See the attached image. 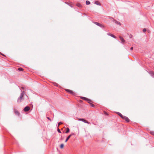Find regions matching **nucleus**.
Masks as SVG:
<instances>
[{
    "instance_id": "nucleus-13",
    "label": "nucleus",
    "mask_w": 154,
    "mask_h": 154,
    "mask_svg": "<svg viewBox=\"0 0 154 154\" xmlns=\"http://www.w3.org/2000/svg\"><path fill=\"white\" fill-rule=\"evenodd\" d=\"M80 98L82 100H85L86 101H87V100H88V98L86 97H81Z\"/></svg>"
},
{
    "instance_id": "nucleus-23",
    "label": "nucleus",
    "mask_w": 154,
    "mask_h": 154,
    "mask_svg": "<svg viewBox=\"0 0 154 154\" xmlns=\"http://www.w3.org/2000/svg\"><path fill=\"white\" fill-rule=\"evenodd\" d=\"M146 31V29L144 28L143 29V31L144 32H145Z\"/></svg>"
},
{
    "instance_id": "nucleus-6",
    "label": "nucleus",
    "mask_w": 154,
    "mask_h": 154,
    "mask_svg": "<svg viewBox=\"0 0 154 154\" xmlns=\"http://www.w3.org/2000/svg\"><path fill=\"white\" fill-rule=\"evenodd\" d=\"M30 107L29 106H26L23 109V110L25 112H28L30 110Z\"/></svg>"
},
{
    "instance_id": "nucleus-32",
    "label": "nucleus",
    "mask_w": 154,
    "mask_h": 154,
    "mask_svg": "<svg viewBox=\"0 0 154 154\" xmlns=\"http://www.w3.org/2000/svg\"><path fill=\"white\" fill-rule=\"evenodd\" d=\"M116 23H117L118 24H120V23L119 22H118L117 21H116Z\"/></svg>"
},
{
    "instance_id": "nucleus-29",
    "label": "nucleus",
    "mask_w": 154,
    "mask_h": 154,
    "mask_svg": "<svg viewBox=\"0 0 154 154\" xmlns=\"http://www.w3.org/2000/svg\"><path fill=\"white\" fill-rule=\"evenodd\" d=\"M21 88H22V89H23V90H24V87H23V86L22 87H21Z\"/></svg>"
},
{
    "instance_id": "nucleus-11",
    "label": "nucleus",
    "mask_w": 154,
    "mask_h": 154,
    "mask_svg": "<svg viewBox=\"0 0 154 154\" xmlns=\"http://www.w3.org/2000/svg\"><path fill=\"white\" fill-rule=\"evenodd\" d=\"M116 113L118 114L122 119L123 118V116L121 113L119 112H116Z\"/></svg>"
},
{
    "instance_id": "nucleus-17",
    "label": "nucleus",
    "mask_w": 154,
    "mask_h": 154,
    "mask_svg": "<svg viewBox=\"0 0 154 154\" xmlns=\"http://www.w3.org/2000/svg\"><path fill=\"white\" fill-rule=\"evenodd\" d=\"M18 70L20 71H23V69L21 67H20L18 68Z\"/></svg>"
},
{
    "instance_id": "nucleus-18",
    "label": "nucleus",
    "mask_w": 154,
    "mask_h": 154,
    "mask_svg": "<svg viewBox=\"0 0 154 154\" xmlns=\"http://www.w3.org/2000/svg\"><path fill=\"white\" fill-rule=\"evenodd\" d=\"M87 101L90 104L91 103V102H92V101L90 99H88Z\"/></svg>"
},
{
    "instance_id": "nucleus-8",
    "label": "nucleus",
    "mask_w": 154,
    "mask_h": 154,
    "mask_svg": "<svg viewBox=\"0 0 154 154\" xmlns=\"http://www.w3.org/2000/svg\"><path fill=\"white\" fill-rule=\"evenodd\" d=\"M119 38H120V40L122 42L123 44H124V43L125 42V41L124 39V38L121 36H120L119 37Z\"/></svg>"
},
{
    "instance_id": "nucleus-31",
    "label": "nucleus",
    "mask_w": 154,
    "mask_h": 154,
    "mask_svg": "<svg viewBox=\"0 0 154 154\" xmlns=\"http://www.w3.org/2000/svg\"><path fill=\"white\" fill-rule=\"evenodd\" d=\"M132 35H130L129 36L130 38H132Z\"/></svg>"
},
{
    "instance_id": "nucleus-2",
    "label": "nucleus",
    "mask_w": 154,
    "mask_h": 154,
    "mask_svg": "<svg viewBox=\"0 0 154 154\" xmlns=\"http://www.w3.org/2000/svg\"><path fill=\"white\" fill-rule=\"evenodd\" d=\"M65 90L67 92L69 93L72 95H74L75 94V93L72 91L70 90L66 89H65Z\"/></svg>"
},
{
    "instance_id": "nucleus-1",
    "label": "nucleus",
    "mask_w": 154,
    "mask_h": 154,
    "mask_svg": "<svg viewBox=\"0 0 154 154\" xmlns=\"http://www.w3.org/2000/svg\"><path fill=\"white\" fill-rule=\"evenodd\" d=\"M25 92L24 91H23L21 93L20 96L18 98L17 100V102L18 103H20L22 102V100L23 99V96L25 94Z\"/></svg>"
},
{
    "instance_id": "nucleus-9",
    "label": "nucleus",
    "mask_w": 154,
    "mask_h": 154,
    "mask_svg": "<svg viewBox=\"0 0 154 154\" xmlns=\"http://www.w3.org/2000/svg\"><path fill=\"white\" fill-rule=\"evenodd\" d=\"M14 112L16 115L18 116H19L20 115V112L16 109H14Z\"/></svg>"
},
{
    "instance_id": "nucleus-5",
    "label": "nucleus",
    "mask_w": 154,
    "mask_h": 154,
    "mask_svg": "<svg viewBox=\"0 0 154 154\" xmlns=\"http://www.w3.org/2000/svg\"><path fill=\"white\" fill-rule=\"evenodd\" d=\"M79 120L82 121L83 122L87 123L89 124L90 122L84 119H79Z\"/></svg>"
},
{
    "instance_id": "nucleus-21",
    "label": "nucleus",
    "mask_w": 154,
    "mask_h": 154,
    "mask_svg": "<svg viewBox=\"0 0 154 154\" xmlns=\"http://www.w3.org/2000/svg\"><path fill=\"white\" fill-rule=\"evenodd\" d=\"M150 133L151 135L154 136V131H150Z\"/></svg>"
},
{
    "instance_id": "nucleus-27",
    "label": "nucleus",
    "mask_w": 154,
    "mask_h": 154,
    "mask_svg": "<svg viewBox=\"0 0 154 154\" xmlns=\"http://www.w3.org/2000/svg\"><path fill=\"white\" fill-rule=\"evenodd\" d=\"M47 118L50 121H51V119L49 117H47Z\"/></svg>"
},
{
    "instance_id": "nucleus-7",
    "label": "nucleus",
    "mask_w": 154,
    "mask_h": 154,
    "mask_svg": "<svg viewBox=\"0 0 154 154\" xmlns=\"http://www.w3.org/2000/svg\"><path fill=\"white\" fill-rule=\"evenodd\" d=\"M75 135V134L74 133H72L71 134H70V135L68 136V137L66 138V140L65 141V142H67V141L71 137L72 135Z\"/></svg>"
},
{
    "instance_id": "nucleus-34",
    "label": "nucleus",
    "mask_w": 154,
    "mask_h": 154,
    "mask_svg": "<svg viewBox=\"0 0 154 154\" xmlns=\"http://www.w3.org/2000/svg\"><path fill=\"white\" fill-rule=\"evenodd\" d=\"M70 7H72V5H70Z\"/></svg>"
},
{
    "instance_id": "nucleus-3",
    "label": "nucleus",
    "mask_w": 154,
    "mask_h": 154,
    "mask_svg": "<svg viewBox=\"0 0 154 154\" xmlns=\"http://www.w3.org/2000/svg\"><path fill=\"white\" fill-rule=\"evenodd\" d=\"M94 23L96 25H97V26H98L102 28L104 27V25H102V24H100L99 23H98V22H94Z\"/></svg>"
},
{
    "instance_id": "nucleus-33",
    "label": "nucleus",
    "mask_w": 154,
    "mask_h": 154,
    "mask_svg": "<svg viewBox=\"0 0 154 154\" xmlns=\"http://www.w3.org/2000/svg\"><path fill=\"white\" fill-rule=\"evenodd\" d=\"M0 54H1L2 55H3V56H5V55L4 54H2V53H0Z\"/></svg>"
},
{
    "instance_id": "nucleus-30",
    "label": "nucleus",
    "mask_w": 154,
    "mask_h": 154,
    "mask_svg": "<svg viewBox=\"0 0 154 154\" xmlns=\"http://www.w3.org/2000/svg\"><path fill=\"white\" fill-rule=\"evenodd\" d=\"M130 50H133V47H131V48H130Z\"/></svg>"
},
{
    "instance_id": "nucleus-20",
    "label": "nucleus",
    "mask_w": 154,
    "mask_h": 154,
    "mask_svg": "<svg viewBox=\"0 0 154 154\" xmlns=\"http://www.w3.org/2000/svg\"><path fill=\"white\" fill-rule=\"evenodd\" d=\"M64 145L63 144H61L60 146V147L61 149H62L63 148Z\"/></svg>"
},
{
    "instance_id": "nucleus-19",
    "label": "nucleus",
    "mask_w": 154,
    "mask_h": 154,
    "mask_svg": "<svg viewBox=\"0 0 154 154\" xmlns=\"http://www.w3.org/2000/svg\"><path fill=\"white\" fill-rule=\"evenodd\" d=\"M86 4L87 5H89L90 4V2L88 1H86Z\"/></svg>"
},
{
    "instance_id": "nucleus-26",
    "label": "nucleus",
    "mask_w": 154,
    "mask_h": 154,
    "mask_svg": "<svg viewBox=\"0 0 154 154\" xmlns=\"http://www.w3.org/2000/svg\"><path fill=\"white\" fill-rule=\"evenodd\" d=\"M62 124V122H59L58 123V126H59V125H61Z\"/></svg>"
},
{
    "instance_id": "nucleus-12",
    "label": "nucleus",
    "mask_w": 154,
    "mask_h": 154,
    "mask_svg": "<svg viewBox=\"0 0 154 154\" xmlns=\"http://www.w3.org/2000/svg\"><path fill=\"white\" fill-rule=\"evenodd\" d=\"M149 74L153 77H154V72L152 71H150L149 72Z\"/></svg>"
},
{
    "instance_id": "nucleus-15",
    "label": "nucleus",
    "mask_w": 154,
    "mask_h": 154,
    "mask_svg": "<svg viewBox=\"0 0 154 154\" xmlns=\"http://www.w3.org/2000/svg\"><path fill=\"white\" fill-rule=\"evenodd\" d=\"M95 3L98 5H100V3L98 1L95 2Z\"/></svg>"
},
{
    "instance_id": "nucleus-25",
    "label": "nucleus",
    "mask_w": 154,
    "mask_h": 154,
    "mask_svg": "<svg viewBox=\"0 0 154 154\" xmlns=\"http://www.w3.org/2000/svg\"><path fill=\"white\" fill-rule=\"evenodd\" d=\"M57 131L59 133H61V131H60V129L59 128H58V129H57Z\"/></svg>"
},
{
    "instance_id": "nucleus-22",
    "label": "nucleus",
    "mask_w": 154,
    "mask_h": 154,
    "mask_svg": "<svg viewBox=\"0 0 154 154\" xmlns=\"http://www.w3.org/2000/svg\"><path fill=\"white\" fill-rule=\"evenodd\" d=\"M90 104L91 105V106L92 107H95V105L94 104L92 103H90Z\"/></svg>"
},
{
    "instance_id": "nucleus-10",
    "label": "nucleus",
    "mask_w": 154,
    "mask_h": 154,
    "mask_svg": "<svg viewBox=\"0 0 154 154\" xmlns=\"http://www.w3.org/2000/svg\"><path fill=\"white\" fill-rule=\"evenodd\" d=\"M107 34L108 35H109L111 37H112L114 38H116V37L114 35H113V34H111V33H107Z\"/></svg>"
},
{
    "instance_id": "nucleus-4",
    "label": "nucleus",
    "mask_w": 154,
    "mask_h": 154,
    "mask_svg": "<svg viewBox=\"0 0 154 154\" xmlns=\"http://www.w3.org/2000/svg\"><path fill=\"white\" fill-rule=\"evenodd\" d=\"M122 119L125 120L126 122L128 123L130 121V119L128 118L127 116H124L123 117V118H122Z\"/></svg>"
},
{
    "instance_id": "nucleus-24",
    "label": "nucleus",
    "mask_w": 154,
    "mask_h": 154,
    "mask_svg": "<svg viewBox=\"0 0 154 154\" xmlns=\"http://www.w3.org/2000/svg\"><path fill=\"white\" fill-rule=\"evenodd\" d=\"M54 86H58V84L57 83H54Z\"/></svg>"
},
{
    "instance_id": "nucleus-14",
    "label": "nucleus",
    "mask_w": 154,
    "mask_h": 154,
    "mask_svg": "<svg viewBox=\"0 0 154 154\" xmlns=\"http://www.w3.org/2000/svg\"><path fill=\"white\" fill-rule=\"evenodd\" d=\"M76 6L79 8H81L82 7V5L79 3H77L76 4Z\"/></svg>"
},
{
    "instance_id": "nucleus-28",
    "label": "nucleus",
    "mask_w": 154,
    "mask_h": 154,
    "mask_svg": "<svg viewBox=\"0 0 154 154\" xmlns=\"http://www.w3.org/2000/svg\"><path fill=\"white\" fill-rule=\"evenodd\" d=\"M104 114L105 115H108V113L106 112H104Z\"/></svg>"
},
{
    "instance_id": "nucleus-16",
    "label": "nucleus",
    "mask_w": 154,
    "mask_h": 154,
    "mask_svg": "<svg viewBox=\"0 0 154 154\" xmlns=\"http://www.w3.org/2000/svg\"><path fill=\"white\" fill-rule=\"evenodd\" d=\"M69 132V129L68 128H67L66 129V131L65 132L66 133H67Z\"/></svg>"
}]
</instances>
